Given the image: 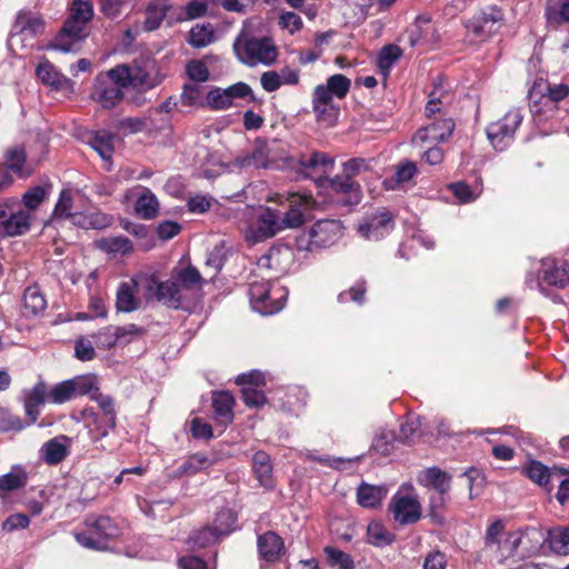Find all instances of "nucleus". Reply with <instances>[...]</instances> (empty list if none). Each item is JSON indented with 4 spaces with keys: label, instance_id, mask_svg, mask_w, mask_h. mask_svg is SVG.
<instances>
[{
    "label": "nucleus",
    "instance_id": "34",
    "mask_svg": "<svg viewBox=\"0 0 569 569\" xmlns=\"http://www.w3.org/2000/svg\"><path fill=\"white\" fill-rule=\"evenodd\" d=\"M252 469L262 487H272V466L270 457L263 452L258 451L252 458Z\"/></svg>",
    "mask_w": 569,
    "mask_h": 569
},
{
    "label": "nucleus",
    "instance_id": "20",
    "mask_svg": "<svg viewBox=\"0 0 569 569\" xmlns=\"http://www.w3.org/2000/svg\"><path fill=\"white\" fill-rule=\"evenodd\" d=\"M569 94V87L565 83L551 84L545 79H537L529 90V100L532 103L549 101L552 103L563 100Z\"/></svg>",
    "mask_w": 569,
    "mask_h": 569
},
{
    "label": "nucleus",
    "instance_id": "2",
    "mask_svg": "<svg viewBox=\"0 0 569 569\" xmlns=\"http://www.w3.org/2000/svg\"><path fill=\"white\" fill-rule=\"evenodd\" d=\"M92 18V3L88 0H74L69 18L49 48L64 53L78 51L79 43L88 36L87 24Z\"/></svg>",
    "mask_w": 569,
    "mask_h": 569
},
{
    "label": "nucleus",
    "instance_id": "36",
    "mask_svg": "<svg viewBox=\"0 0 569 569\" xmlns=\"http://www.w3.org/2000/svg\"><path fill=\"white\" fill-rule=\"evenodd\" d=\"M86 526L103 538H112L119 533L118 526L107 516L90 515L86 518Z\"/></svg>",
    "mask_w": 569,
    "mask_h": 569
},
{
    "label": "nucleus",
    "instance_id": "9",
    "mask_svg": "<svg viewBox=\"0 0 569 569\" xmlns=\"http://www.w3.org/2000/svg\"><path fill=\"white\" fill-rule=\"evenodd\" d=\"M502 23V10L496 6H491L477 12L468 21L467 29L476 39L485 41L497 33Z\"/></svg>",
    "mask_w": 569,
    "mask_h": 569
},
{
    "label": "nucleus",
    "instance_id": "28",
    "mask_svg": "<svg viewBox=\"0 0 569 569\" xmlns=\"http://www.w3.org/2000/svg\"><path fill=\"white\" fill-rule=\"evenodd\" d=\"M234 399L227 391L214 392L212 395V408L221 423L228 425L233 420Z\"/></svg>",
    "mask_w": 569,
    "mask_h": 569
},
{
    "label": "nucleus",
    "instance_id": "14",
    "mask_svg": "<svg viewBox=\"0 0 569 569\" xmlns=\"http://www.w3.org/2000/svg\"><path fill=\"white\" fill-rule=\"evenodd\" d=\"M315 200L309 194H289L286 211H280L283 229L300 227L305 221L306 211L310 210Z\"/></svg>",
    "mask_w": 569,
    "mask_h": 569
},
{
    "label": "nucleus",
    "instance_id": "32",
    "mask_svg": "<svg viewBox=\"0 0 569 569\" xmlns=\"http://www.w3.org/2000/svg\"><path fill=\"white\" fill-rule=\"evenodd\" d=\"M36 73L42 83L56 89L63 88L64 84L70 83V80L61 74L48 60H44L38 64Z\"/></svg>",
    "mask_w": 569,
    "mask_h": 569
},
{
    "label": "nucleus",
    "instance_id": "43",
    "mask_svg": "<svg viewBox=\"0 0 569 569\" xmlns=\"http://www.w3.org/2000/svg\"><path fill=\"white\" fill-rule=\"evenodd\" d=\"M113 139L112 133L100 130L93 133L89 143L103 160H110L113 153Z\"/></svg>",
    "mask_w": 569,
    "mask_h": 569
},
{
    "label": "nucleus",
    "instance_id": "3",
    "mask_svg": "<svg viewBox=\"0 0 569 569\" xmlns=\"http://www.w3.org/2000/svg\"><path fill=\"white\" fill-rule=\"evenodd\" d=\"M233 52L242 63L249 67L270 66L278 57V51L268 37H254L242 30L233 41Z\"/></svg>",
    "mask_w": 569,
    "mask_h": 569
},
{
    "label": "nucleus",
    "instance_id": "37",
    "mask_svg": "<svg viewBox=\"0 0 569 569\" xmlns=\"http://www.w3.org/2000/svg\"><path fill=\"white\" fill-rule=\"evenodd\" d=\"M134 282H123L117 291L116 307L119 311L131 312L139 308V300L134 296Z\"/></svg>",
    "mask_w": 569,
    "mask_h": 569
},
{
    "label": "nucleus",
    "instance_id": "8",
    "mask_svg": "<svg viewBox=\"0 0 569 569\" xmlns=\"http://www.w3.org/2000/svg\"><path fill=\"white\" fill-rule=\"evenodd\" d=\"M521 122L522 114L519 109H511L501 119L491 122L486 132L492 147L502 151L510 146Z\"/></svg>",
    "mask_w": 569,
    "mask_h": 569
},
{
    "label": "nucleus",
    "instance_id": "7",
    "mask_svg": "<svg viewBox=\"0 0 569 569\" xmlns=\"http://www.w3.org/2000/svg\"><path fill=\"white\" fill-rule=\"evenodd\" d=\"M116 67L104 73H99L94 80L92 97L104 109L116 107L123 99V80L116 77Z\"/></svg>",
    "mask_w": 569,
    "mask_h": 569
},
{
    "label": "nucleus",
    "instance_id": "31",
    "mask_svg": "<svg viewBox=\"0 0 569 569\" xmlns=\"http://www.w3.org/2000/svg\"><path fill=\"white\" fill-rule=\"evenodd\" d=\"M421 482L435 490V492L449 493L451 477L439 468L432 467L423 471Z\"/></svg>",
    "mask_w": 569,
    "mask_h": 569
},
{
    "label": "nucleus",
    "instance_id": "21",
    "mask_svg": "<svg viewBox=\"0 0 569 569\" xmlns=\"http://www.w3.org/2000/svg\"><path fill=\"white\" fill-rule=\"evenodd\" d=\"M71 439L66 436L56 437L44 442L40 449L41 459L50 465L56 466L63 461L69 455Z\"/></svg>",
    "mask_w": 569,
    "mask_h": 569
},
{
    "label": "nucleus",
    "instance_id": "22",
    "mask_svg": "<svg viewBox=\"0 0 569 569\" xmlns=\"http://www.w3.org/2000/svg\"><path fill=\"white\" fill-rule=\"evenodd\" d=\"M216 463V458L204 452H197L190 455L186 460L174 470L173 477H192L201 471L208 470Z\"/></svg>",
    "mask_w": 569,
    "mask_h": 569
},
{
    "label": "nucleus",
    "instance_id": "44",
    "mask_svg": "<svg viewBox=\"0 0 569 569\" xmlns=\"http://www.w3.org/2000/svg\"><path fill=\"white\" fill-rule=\"evenodd\" d=\"M368 541L376 547H383L395 541V535L379 521H371L367 527Z\"/></svg>",
    "mask_w": 569,
    "mask_h": 569
},
{
    "label": "nucleus",
    "instance_id": "38",
    "mask_svg": "<svg viewBox=\"0 0 569 569\" xmlns=\"http://www.w3.org/2000/svg\"><path fill=\"white\" fill-rule=\"evenodd\" d=\"M113 218L101 211L73 216V224L83 229H104L112 224Z\"/></svg>",
    "mask_w": 569,
    "mask_h": 569
},
{
    "label": "nucleus",
    "instance_id": "54",
    "mask_svg": "<svg viewBox=\"0 0 569 569\" xmlns=\"http://www.w3.org/2000/svg\"><path fill=\"white\" fill-rule=\"evenodd\" d=\"M325 553L330 566L339 569H355V561L349 553L333 547H326Z\"/></svg>",
    "mask_w": 569,
    "mask_h": 569
},
{
    "label": "nucleus",
    "instance_id": "59",
    "mask_svg": "<svg viewBox=\"0 0 569 569\" xmlns=\"http://www.w3.org/2000/svg\"><path fill=\"white\" fill-rule=\"evenodd\" d=\"M34 46V41L31 40L27 36H22L14 28L11 29L9 39H8V48L16 56H22V52L27 49H30Z\"/></svg>",
    "mask_w": 569,
    "mask_h": 569
},
{
    "label": "nucleus",
    "instance_id": "29",
    "mask_svg": "<svg viewBox=\"0 0 569 569\" xmlns=\"http://www.w3.org/2000/svg\"><path fill=\"white\" fill-rule=\"evenodd\" d=\"M97 247L112 256H127L133 251L132 241L123 236L106 237L97 240Z\"/></svg>",
    "mask_w": 569,
    "mask_h": 569
},
{
    "label": "nucleus",
    "instance_id": "30",
    "mask_svg": "<svg viewBox=\"0 0 569 569\" xmlns=\"http://www.w3.org/2000/svg\"><path fill=\"white\" fill-rule=\"evenodd\" d=\"M169 8V0H151L146 10L144 30L153 31L158 29Z\"/></svg>",
    "mask_w": 569,
    "mask_h": 569
},
{
    "label": "nucleus",
    "instance_id": "27",
    "mask_svg": "<svg viewBox=\"0 0 569 569\" xmlns=\"http://www.w3.org/2000/svg\"><path fill=\"white\" fill-rule=\"evenodd\" d=\"M545 17L552 28L569 24V0H547Z\"/></svg>",
    "mask_w": 569,
    "mask_h": 569
},
{
    "label": "nucleus",
    "instance_id": "13",
    "mask_svg": "<svg viewBox=\"0 0 569 569\" xmlns=\"http://www.w3.org/2000/svg\"><path fill=\"white\" fill-rule=\"evenodd\" d=\"M91 398L98 403L103 415L100 419L98 413L93 412L91 409L87 408L84 410V415L94 423L96 430L99 432V436L93 438L98 440V438L106 437L110 430L114 429L117 417L113 400L110 396L96 391L92 393Z\"/></svg>",
    "mask_w": 569,
    "mask_h": 569
},
{
    "label": "nucleus",
    "instance_id": "1",
    "mask_svg": "<svg viewBox=\"0 0 569 569\" xmlns=\"http://www.w3.org/2000/svg\"><path fill=\"white\" fill-rule=\"evenodd\" d=\"M203 280L197 268L187 266L174 268L170 279L159 282L151 278L148 280L147 291L158 301L178 309L190 296L202 287Z\"/></svg>",
    "mask_w": 569,
    "mask_h": 569
},
{
    "label": "nucleus",
    "instance_id": "23",
    "mask_svg": "<svg viewBox=\"0 0 569 569\" xmlns=\"http://www.w3.org/2000/svg\"><path fill=\"white\" fill-rule=\"evenodd\" d=\"M257 547L262 560L276 562L284 549V543L279 535L268 531L258 537Z\"/></svg>",
    "mask_w": 569,
    "mask_h": 569
},
{
    "label": "nucleus",
    "instance_id": "11",
    "mask_svg": "<svg viewBox=\"0 0 569 569\" xmlns=\"http://www.w3.org/2000/svg\"><path fill=\"white\" fill-rule=\"evenodd\" d=\"M284 230L281 223L280 210L264 208L257 217L256 224L247 232V240L257 243L272 238Z\"/></svg>",
    "mask_w": 569,
    "mask_h": 569
},
{
    "label": "nucleus",
    "instance_id": "19",
    "mask_svg": "<svg viewBox=\"0 0 569 569\" xmlns=\"http://www.w3.org/2000/svg\"><path fill=\"white\" fill-rule=\"evenodd\" d=\"M452 119L443 118L435 120L420 128L413 137L415 143H439L446 141L453 132Z\"/></svg>",
    "mask_w": 569,
    "mask_h": 569
},
{
    "label": "nucleus",
    "instance_id": "18",
    "mask_svg": "<svg viewBox=\"0 0 569 569\" xmlns=\"http://www.w3.org/2000/svg\"><path fill=\"white\" fill-rule=\"evenodd\" d=\"M523 473L535 483L550 491L556 486V480L566 475V470L558 467L548 468L537 460H530L525 465Z\"/></svg>",
    "mask_w": 569,
    "mask_h": 569
},
{
    "label": "nucleus",
    "instance_id": "4",
    "mask_svg": "<svg viewBox=\"0 0 569 569\" xmlns=\"http://www.w3.org/2000/svg\"><path fill=\"white\" fill-rule=\"evenodd\" d=\"M342 224L338 220H319L296 238L297 249L311 252L330 247L342 237Z\"/></svg>",
    "mask_w": 569,
    "mask_h": 569
},
{
    "label": "nucleus",
    "instance_id": "61",
    "mask_svg": "<svg viewBox=\"0 0 569 569\" xmlns=\"http://www.w3.org/2000/svg\"><path fill=\"white\" fill-rule=\"evenodd\" d=\"M180 101L187 107L202 106V88L198 83L184 84Z\"/></svg>",
    "mask_w": 569,
    "mask_h": 569
},
{
    "label": "nucleus",
    "instance_id": "41",
    "mask_svg": "<svg viewBox=\"0 0 569 569\" xmlns=\"http://www.w3.org/2000/svg\"><path fill=\"white\" fill-rule=\"evenodd\" d=\"M333 167V159L323 152H313L308 158H302L300 169L305 176H310L318 170L326 171Z\"/></svg>",
    "mask_w": 569,
    "mask_h": 569
},
{
    "label": "nucleus",
    "instance_id": "50",
    "mask_svg": "<svg viewBox=\"0 0 569 569\" xmlns=\"http://www.w3.org/2000/svg\"><path fill=\"white\" fill-rule=\"evenodd\" d=\"M26 159L27 157L23 149L13 148L7 152L6 166L12 172L21 177H27L30 174V171L24 170Z\"/></svg>",
    "mask_w": 569,
    "mask_h": 569
},
{
    "label": "nucleus",
    "instance_id": "15",
    "mask_svg": "<svg viewBox=\"0 0 569 569\" xmlns=\"http://www.w3.org/2000/svg\"><path fill=\"white\" fill-rule=\"evenodd\" d=\"M393 229V219L389 211L379 210L363 218L359 223V233L368 240H379Z\"/></svg>",
    "mask_w": 569,
    "mask_h": 569
},
{
    "label": "nucleus",
    "instance_id": "56",
    "mask_svg": "<svg viewBox=\"0 0 569 569\" xmlns=\"http://www.w3.org/2000/svg\"><path fill=\"white\" fill-rule=\"evenodd\" d=\"M350 84L351 82L346 76L338 73L329 77L327 83L321 86L327 87L336 98L342 99L349 92Z\"/></svg>",
    "mask_w": 569,
    "mask_h": 569
},
{
    "label": "nucleus",
    "instance_id": "42",
    "mask_svg": "<svg viewBox=\"0 0 569 569\" xmlns=\"http://www.w3.org/2000/svg\"><path fill=\"white\" fill-rule=\"evenodd\" d=\"M27 472L20 466H14L11 470L0 476V491L10 492L23 488L27 485Z\"/></svg>",
    "mask_w": 569,
    "mask_h": 569
},
{
    "label": "nucleus",
    "instance_id": "62",
    "mask_svg": "<svg viewBox=\"0 0 569 569\" xmlns=\"http://www.w3.org/2000/svg\"><path fill=\"white\" fill-rule=\"evenodd\" d=\"M395 439L396 437L392 431L382 429L376 435L372 442V449L382 456H387L393 448Z\"/></svg>",
    "mask_w": 569,
    "mask_h": 569
},
{
    "label": "nucleus",
    "instance_id": "6",
    "mask_svg": "<svg viewBox=\"0 0 569 569\" xmlns=\"http://www.w3.org/2000/svg\"><path fill=\"white\" fill-rule=\"evenodd\" d=\"M116 77L123 80L127 88L138 90H150L160 84L162 77L160 76L154 62L144 64H117Z\"/></svg>",
    "mask_w": 569,
    "mask_h": 569
},
{
    "label": "nucleus",
    "instance_id": "49",
    "mask_svg": "<svg viewBox=\"0 0 569 569\" xmlns=\"http://www.w3.org/2000/svg\"><path fill=\"white\" fill-rule=\"evenodd\" d=\"M312 109L318 122L328 127L336 124L339 116V108L336 104L312 102Z\"/></svg>",
    "mask_w": 569,
    "mask_h": 569
},
{
    "label": "nucleus",
    "instance_id": "58",
    "mask_svg": "<svg viewBox=\"0 0 569 569\" xmlns=\"http://www.w3.org/2000/svg\"><path fill=\"white\" fill-rule=\"evenodd\" d=\"M229 251L230 250H229L227 243L224 241H220L208 253L206 264L208 267L213 268L216 272L219 271L223 267Z\"/></svg>",
    "mask_w": 569,
    "mask_h": 569
},
{
    "label": "nucleus",
    "instance_id": "45",
    "mask_svg": "<svg viewBox=\"0 0 569 569\" xmlns=\"http://www.w3.org/2000/svg\"><path fill=\"white\" fill-rule=\"evenodd\" d=\"M236 523L237 515L233 510L223 508L217 512L212 528L222 537L232 532L236 528Z\"/></svg>",
    "mask_w": 569,
    "mask_h": 569
},
{
    "label": "nucleus",
    "instance_id": "60",
    "mask_svg": "<svg viewBox=\"0 0 569 569\" xmlns=\"http://www.w3.org/2000/svg\"><path fill=\"white\" fill-rule=\"evenodd\" d=\"M550 548L558 555H569V529H557L550 532Z\"/></svg>",
    "mask_w": 569,
    "mask_h": 569
},
{
    "label": "nucleus",
    "instance_id": "16",
    "mask_svg": "<svg viewBox=\"0 0 569 569\" xmlns=\"http://www.w3.org/2000/svg\"><path fill=\"white\" fill-rule=\"evenodd\" d=\"M236 382L242 386V399L246 406L259 408L264 405L266 397L259 389L264 386V376L259 371L242 373L237 377Z\"/></svg>",
    "mask_w": 569,
    "mask_h": 569
},
{
    "label": "nucleus",
    "instance_id": "46",
    "mask_svg": "<svg viewBox=\"0 0 569 569\" xmlns=\"http://www.w3.org/2000/svg\"><path fill=\"white\" fill-rule=\"evenodd\" d=\"M50 184L36 186L22 196V203L28 210H36L50 194Z\"/></svg>",
    "mask_w": 569,
    "mask_h": 569
},
{
    "label": "nucleus",
    "instance_id": "17",
    "mask_svg": "<svg viewBox=\"0 0 569 569\" xmlns=\"http://www.w3.org/2000/svg\"><path fill=\"white\" fill-rule=\"evenodd\" d=\"M328 188L345 206L358 204L362 198L360 184L345 173L330 179Z\"/></svg>",
    "mask_w": 569,
    "mask_h": 569
},
{
    "label": "nucleus",
    "instance_id": "12",
    "mask_svg": "<svg viewBox=\"0 0 569 569\" xmlns=\"http://www.w3.org/2000/svg\"><path fill=\"white\" fill-rule=\"evenodd\" d=\"M389 512L401 526L412 525L420 520L422 510L417 497L396 493L389 503Z\"/></svg>",
    "mask_w": 569,
    "mask_h": 569
},
{
    "label": "nucleus",
    "instance_id": "10",
    "mask_svg": "<svg viewBox=\"0 0 569 569\" xmlns=\"http://www.w3.org/2000/svg\"><path fill=\"white\" fill-rule=\"evenodd\" d=\"M545 284L563 289L569 284V263L565 260L545 258L539 270L538 290L547 296Z\"/></svg>",
    "mask_w": 569,
    "mask_h": 569
},
{
    "label": "nucleus",
    "instance_id": "51",
    "mask_svg": "<svg viewBox=\"0 0 569 569\" xmlns=\"http://www.w3.org/2000/svg\"><path fill=\"white\" fill-rule=\"evenodd\" d=\"M221 536L212 527H206L190 536L188 543L192 549L206 548L219 540Z\"/></svg>",
    "mask_w": 569,
    "mask_h": 569
},
{
    "label": "nucleus",
    "instance_id": "63",
    "mask_svg": "<svg viewBox=\"0 0 569 569\" xmlns=\"http://www.w3.org/2000/svg\"><path fill=\"white\" fill-rule=\"evenodd\" d=\"M48 397L53 403H64L76 398L74 389H72L70 380H66L56 385L49 392Z\"/></svg>",
    "mask_w": 569,
    "mask_h": 569
},
{
    "label": "nucleus",
    "instance_id": "57",
    "mask_svg": "<svg viewBox=\"0 0 569 569\" xmlns=\"http://www.w3.org/2000/svg\"><path fill=\"white\" fill-rule=\"evenodd\" d=\"M373 159L352 158L342 164V173L351 179L372 169Z\"/></svg>",
    "mask_w": 569,
    "mask_h": 569
},
{
    "label": "nucleus",
    "instance_id": "39",
    "mask_svg": "<svg viewBox=\"0 0 569 569\" xmlns=\"http://www.w3.org/2000/svg\"><path fill=\"white\" fill-rule=\"evenodd\" d=\"M417 173V167L411 161H405L396 167L395 174L390 178L385 179L383 186L386 189L396 190L401 187L405 182L410 181Z\"/></svg>",
    "mask_w": 569,
    "mask_h": 569
},
{
    "label": "nucleus",
    "instance_id": "35",
    "mask_svg": "<svg viewBox=\"0 0 569 569\" xmlns=\"http://www.w3.org/2000/svg\"><path fill=\"white\" fill-rule=\"evenodd\" d=\"M134 211L137 216L146 220H150L157 216L159 201L150 189L144 188L142 193L138 197Z\"/></svg>",
    "mask_w": 569,
    "mask_h": 569
},
{
    "label": "nucleus",
    "instance_id": "55",
    "mask_svg": "<svg viewBox=\"0 0 569 569\" xmlns=\"http://www.w3.org/2000/svg\"><path fill=\"white\" fill-rule=\"evenodd\" d=\"M74 396H84L98 391V380L96 376H78L70 379Z\"/></svg>",
    "mask_w": 569,
    "mask_h": 569
},
{
    "label": "nucleus",
    "instance_id": "5",
    "mask_svg": "<svg viewBox=\"0 0 569 569\" xmlns=\"http://www.w3.org/2000/svg\"><path fill=\"white\" fill-rule=\"evenodd\" d=\"M287 290L270 281H252L249 284V297L252 309L269 316L280 311L287 299Z\"/></svg>",
    "mask_w": 569,
    "mask_h": 569
},
{
    "label": "nucleus",
    "instance_id": "26",
    "mask_svg": "<svg viewBox=\"0 0 569 569\" xmlns=\"http://www.w3.org/2000/svg\"><path fill=\"white\" fill-rule=\"evenodd\" d=\"M388 495L386 486L361 482L357 489V502L363 508H377Z\"/></svg>",
    "mask_w": 569,
    "mask_h": 569
},
{
    "label": "nucleus",
    "instance_id": "64",
    "mask_svg": "<svg viewBox=\"0 0 569 569\" xmlns=\"http://www.w3.org/2000/svg\"><path fill=\"white\" fill-rule=\"evenodd\" d=\"M448 493L433 492L429 498V515L431 519L437 523H442L443 516L442 509L448 502Z\"/></svg>",
    "mask_w": 569,
    "mask_h": 569
},
{
    "label": "nucleus",
    "instance_id": "47",
    "mask_svg": "<svg viewBox=\"0 0 569 569\" xmlns=\"http://www.w3.org/2000/svg\"><path fill=\"white\" fill-rule=\"evenodd\" d=\"M214 32L211 26L196 24L189 32V43L194 48H203L212 43Z\"/></svg>",
    "mask_w": 569,
    "mask_h": 569
},
{
    "label": "nucleus",
    "instance_id": "52",
    "mask_svg": "<svg viewBox=\"0 0 569 569\" xmlns=\"http://www.w3.org/2000/svg\"><path fill=\"white\" fill-rule=\"evenodd\" d=\"M73 197L70 190H62L56 203L53 216L57 218H68L73 223V216H80L79 212H72Z\"/></svg>",
    "mask_w": 569,
    "mask_h": 569
},
{
    "label": "nucleus",
    "instance_id": "24",
    "mask_svg": "<svg viewBox=\"0 0 569 569\" xmlns=\"http://www.w3.org/2000/svg\"><path fill=\"white\" fill-rule=\"evenodd\" d=\"M270 151L269 144L258 142L250 153L238 156L234 163L238 168H268L271 163Z\"/></svg>",
    "mask_w": 569,
    "mask_h": 569
},
{
    "label": "nucleus",
    "instance_id": "53",
    "mask_svg": "<svg viewBox=\"0 0 569 569\" xmlns=\"http://www.w3.org/2000/svg\"><path fill=\"white\" fill-rule=\"evenodd\" d=\"M207 103L213 110H224L233 102L227 88H213L207 93Z\"/></svg>",
    "mask_w": 569,
    "mask_h": 569
},
{
    "label": "nucleus",
    "instance_id": "40",
    "mask_svg": "<svg viewBox=\"0 0 569 569\" xmlns=\"http://www.w3.org/2000/svg\"><path fill=\"white\" fill-rule=\"evenodd\" d=\"M47 308V300L38 287H29L23 293V312L26 316H37Z\"/></svg>",
    "mask_w": 569,
    "mask_h": 569
},
{
    "label": "nucleus",
    "instance_id": "48",
    "mask_svg": "<svg viewBox=\"0 0 569 569\" xmlns=\"http://www.w3.org/2000/svg\"><path fill=\"white\" fill-rule=\"evenodd\" d=\"M432 29L430 20L425 17H418L415 24L407 36V41L411 47L428 42L427 34Z\"/></svg>",
    "mask_w": 569,
    "mask_h": 569
},
{
    "label": "nucleus",
    "instance_id": "33",
    "mask_svg": "<svg viewBox=\"0 0 569 569\" xmlns=\"http://www.w3.org/2000/svg\"><path fill=\"white\" fill-rule=\"evenodd\" d=\"M30 219L31 216L28 211H11L1 233L8 237L23 234L30 229Z\"/></svg>",
    "mask_w": 569,
    "mask_h": 569
},
{
    "label": "nucleus",
    "instance_id": "25",
    "mask_svg": "<svg viewBox=\"0 0 569 569\" xmlns=\"http://www.w3.org/2000/svg\"><path fill=\"white\" fill-rule=\"evenodd\" d=\"M12 28L34 41L38 36L43 33L44 21L40 16L30 11H20Z\"/></svg>",
    "mask_w": 569,
    "mask_h": 569
}]
</instances>
